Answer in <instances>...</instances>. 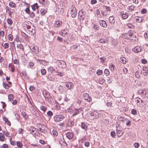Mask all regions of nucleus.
<instances>
[{
  "instance_id": "f257e3e1",
  "label": "nucleus",
  "mask_w": 148,
  "mask_h": 148,
  "mask_svg": "<svg viewBox=\"0 0 148 148\" xmlns=\"http://www.w3.org/2000/svg\"><path fill=\"white\" fill-rule=\"evenodd\" d=\"M44 35L46 37L49 42H51L54 39L53 34L52 32L47 30L44 33Z\"/></svg>"
},
{
  "instance_id": "f03ea898",
  "label": "nucleus",
  "mask_w": 148,
  "mask_h": 148,
  "mask_svg": "<svg viewBox=\"0 0 148 148\" xmlns=\"http://www.w3.org/2000/svg\"><path fill=\"white\" fill-rule=\"evenodd\" d=\"M53 62L58 64V67L62 68H64L66 67V63L62 60H54Z\"/></svg>"
},
{
  "instance_id": "7ed1b4c3",
  "label": "nucleus",
  "mask_w": 148,
  "mask_h": 148,
  "mask_svg": "<svg viewBox=\"0 0 148 148\" xmlns=\"http://www.w3.org/2000/svg\"><path fill=\"white\" fill-rule=\"evenodd\" d=\"M71 14L73 18H75L77 14V12L76 8L74 5H72L70 8Z\"/></svg>"
},
{
  "instance_id": "20e7f679",
  "label": "nucleus",
  "mask_w": 148,
  "mask_h": 148,
  "mask_svg": "<svg viewBox=\"0 0 148 148\" xmlns=\"http://www.w3.org/2000/svg\"><path fill=\"white\" fill-rule=\"evenodd\" d=\"M30 49L35 54H37L39 52V49L38 46L37 45H33L30 47Z\"/></svg>"
},
{
  "instance_id": "39448f33",
  "label": "nucleus",
  "mask_w": 148,
  "mask_h": 148,
  "mask_svg": "<svg viewBox=\"0 0 148 148\" xmlns=\"http://www.w3.org/2000/svg\"><path fill=\"white\" fill-rule=\"evenodd\" d=\"M78 18L80 22L82 21L85 18V13L82 10H80L78 13Z\"/></svg>"
},
{
  "instance_id": "423d86ee",
  "label": "nucleus",
  "mask_w": 148,
  "mask_h": 148,
  "mask_svg": "<svg viewBox=\"0 0 148 148\" xmlns=\"http://www.w3.org/2000/svg\"><path fill=\"white\" fill-rule=\"evenodd\" d=\"M64 118V116L62 114L57 115L53 118L54 121L57 122L62 121Z\"/></svg>"
},
{
  "instance_id": "0eeeda50",
  "label": "nucleus",
  "mask_w": 148,
  "mask_h": 148,
  "mask_svg": "<svg viewBox=\"0 0 148 148\" xmlns=\"http://www.w3.org/2000/svg\"><path fill=\"white\" fill-rule=\"evenodd\" d=\"M27 32L31 35H33L35 33V27L34 26H32V27L31 26L26 31Z\"/></svg>"
},
{
  "instance_id": "6e6552de",
  "label": "nucleus",
  "mask_w": 148,
  "mask_h": 148,
  "mask_svg": "<svg viewBox=\"0 0 148 148\" xmlns=\"http://www.w3.org/2000/svg\"><path fill=\"white\" fill-rule=\"evenodd\" d=\"M31 23L29 21H25L23 23L24 29L26 31L27 29L30 27Z\"/></svg>"
},
{
  "instance_id": "1a4fd4ad",
  "label": "nucleus",
  "mask_w": 148,
  "mask_h": 148,
  "mask_svg": "<svg viewBox=\"0 0 148 148\" xmlns=\"http://www.w3.org/2000/svg\"><path fill=\"white\" fill-rule=\"evenodd\" d=\"M137 92L138 94L141 95L143 97L146 96L147 94H148V92L146 91L145 89L140 90L138 91Z\"/></svg>"
},
{
  "instance_id": "9d476101",
  "label": "nucleus",
  "mask_w": 148,
  "mask_h": 148,
  "mask_svg": "<svg viewBox=\"0 0 148 148\" xmlns=\"http://www.w3.org/2000/svg\"><path fill=\"white\" fill-rule=\"evenodd\" d=\"M62 24V22L61 21H56L54 22L53 26L55 27H60Z\"/></svg>"
},
{
  "instance_id": "9b49d317",
  "label": "nucleus",
  "mask_w": 148,
  "mask_h": 148,
  "mask_svg": "<svg viewBox=\"0 0 148 148\" xmlns=\"http://www.w3.org/2000/svg\"><path fill=\"white\" fill-rule=\"evenodd\" d=\"M83 97L88 102H90L91 101V98L89 96V95L87 93H84L83 95Z\"/></svg>"
},
{
  "instance_id": "f8f14e48",
  "label": "nucleus",
  "mask_w": 148,
  "mask_h": 148,
  "mask_svg": "<svg viewBox=\"0 0 148 148\" xmlns=\"http://www.w3.org/2000/svg\"><path fill=\"white\" fill-rule=\"evenodd\" d=\"M143 48L141 47L136 46L133 49L134 52L136 53H138L141 51L143 50Z\"/></svg>"
},
{
  "instance_id": "ddd939ff",
  "label": "nucleus",
  "mask_w": 148,
  "mask_h": 148,
  "mask_svg": "<svg viewBox=\"0 0 148 148\" xmlns=\"http://www.w3.org/2000/svg\"><path fill=\"white\" fill-rule=\"evenodd\" d=\"M16 47L18 51L21 50L22 51H24V48L23 46L21 43L17 44L16 45Z\"/></svg>"
},
{
  "instance_id": "4468645a",
  "label": "nucleus",
  "mask_w": 148,
  "mask_h": 148,
  "mask_svg": "<svg viewBox=\"0 0 148 148\" xmlns=\"http://www.w3.org/2000/svg\"><path fill=\"white\" fill-rule=\"evenodd\" d=\"M66 137L70 139H72L74 136V134L73 133L68 132L65 134Z\"/></svg>"
},
{
  "instance_id": "2eb2a0df",
  "label": "nucleus",
  "mask_w": 148,
  "mask_h": 148,
  "mask_svg": "<svg viewBox=\"0 0 148 148\" xmlns=\"http://www.w3.org/2000/svg\"><path fill=\"white\" fill-rule=\"evenodd\" d=\"M100 25L101 27L104 28H106L107 27V25L106 22L103 20L100 21L98 22Z\"/></svg>"
},
{
  "instance_id": "dca6fc26",
  "label": "nucleus",
  "mask_w": 148,
  "mask_h": 148,
  "mask_svg": "<svg viewBox=\"0 0 148 148\" xmlns=\"http://www.w3.org/2000/svg\"><path fill=\"white\" fill-rule=\"evenodd\" d=\"M120 14L122 16V19H126L128 16V14L126 13H124L123 11H122L120 12Z\"/></svg>"
},
{
  "instance_id": "f3484780",
  "label": "nucleus",
  "mask_w": 148,
  "mask_h": 148,
  "mask_svg": "<svg viewBox=\"0 0 148 148\" xmlns=\"http://www.w3.org/2000/svg\"><path fill=\"white\" fill-rule=\"evenodd\" d=\"M47 78L48 81H53L55 80L54 76L52 75L49 74L47 76Z\"/></svg>"
},
{
  "instance_id": "a211bd4d",
  "label": "nucleus",
  "mask_w": 148,
  "mask_h": 148,
  "mask_svg": "<svg viewBox=\"0 0 148 148\" xmlns=\"http://www.w3.org/2000/svg\"><path fill=\"white\" fill-rule=\"evenodd\" d=\"M73 86V83L69 82H66V86L69 89H70Z\"/></svg>"
},
{
  "instance_id": "6ab92c4d",
  "label": "nucleus",
  "mask_w": 148,
  "mask_h": 148,
  "mask_svg": "<svg viewBox=\"0 0 148 148\" xmlns=\"http://www.w3.org/2000/svg\"><path fill=\"white\" fill-rule=\"evenodd\" d=\"M80 109H77L76 108H75L74 111L73 113L72 114V116H74L76 115L79 114V113L80 111H81Z\"/></svg>"
},
{
  "instance_id": "aec40b11",
  "label": "nucleus",
  "mask_w": 148,
  "mask_h": 148,
  "mask_svg": "<svg viewBox=\"0 0 148 148\" xmlns=\"http://www.w3.org/2000/svg\"><path fill=\"white\" fill-rule=\"evenodd\" d=\"M24 3L26 5V6L27 7V8L25 10V11L26 13L27 14H29L30 12V11L29 8L30 5L29 4L26 2Z\"/></svg>"
},
{
  "instance_id": "412c9836",
  "label": "nucleus",
  "mask_w": 148,
  "mask_h": 148,
  "mask_svg": "<svg viewBox=\"0 0 148 148\" xmlns=\"http://www.w3.org/2000/svg\"><path fill=\"white\" fill-rule=\"evenodd\" d=\"M81 127L82 129L86 131L87 129L88 126L84 122H82L81 123Z\"/></svg>"
},
{
  "instance_id": "4be33fe9",
  "label": "nucleus",
  "mask_w": 148,
  "mask_h": 148,
  "mask_svg": "<svg viewBox=\"0 0 148 148\" xmlns=\"http://www.w3.org/2000/svg\"><path fill=\"white\" fill-rule=\"evenodd\" d=\"M124 133V131H116V134L118 137L121 136Z\"/></svg>"
},
{
  "instance_id": "5701e85b",
  "label": "nucleus",
  "mask_w": 148,
  "mask_h": 148,
  "mask_svg": "<svg viewBox=\"0 0 148 148\" xmlns=\"http://www.w3.org/2000/svg\"><path fill=\"white\" fill-rule=\"evenodd\" d=\"M109 20L110 23L112 24H114L115 21L114 17L112 16H110L109 18Z\"/></svg>"
},
{
  "instance_id": "b1692460",
  "label": "nucleus",
  "mask_w": 148,
  "mask_h": 148,
  "mask_svg": "<svg viewBox=\"0 0 148 148\" xmlns=\"http://www.w3.org/2000/svg\"><path fill=\"white\" fill-rule=\"evenodd\" d=\"M39 125V127H40V126L41 127H40L38 130L41 132H44L45 130L44 129L42 128H42H43L44 127H45V126L44 125H43L42 124H40L39 125Z\"/></svg>"
},
{
  "instance_id": "393cba45",
  "label": "nucleus",
  "mask_w": 148,
  "mask_h": 148,
  "mask_svg": "<svg viewBox=\"0 0 148 148\" xmlns=\"http://www.w3.org/2000/svg\"><path fill=\"white\" fill-rule=\"evenodd\" d=\"M90 115L91 116H93L95 118H97L98 117V114L97 112H92L90 113Z\"/></svg>"
},
{
  "instance_id": "a878e982",
  "label": "nucleus",
  "mask_w": 148,
  "mask_h": 148,
  "mask_svg": "<svg viewBox=\"0 0 148 148\" xmlns=\"http://www.w3.org/2000/svg\"><path fill=\"white\" fill-rule=\"evenodd\" d=\"M136 20L137 22L138 23L142 22L143 20L142 17L136 16Z\"/></svg>"
},
{
  "instance_id": "bb28decb",
  "label": "nucleus",
  "mask_w": 148,
  "mask_h": 148,
  "mask_svg": "<svg viewBox=\"0 0 148 148\" xmlns=\"http://www.w3.org/2000/svg\"><path fill=\"white\" fill-rule=\"evenodd\" d=\"M31 6L32 10L33 11L35 10L36 8L38 9L39 7V6L37 3H34L33 5H32Z\"/></svg>"
},
{
  "instance_id": "cd10ccee",
  "label": "nucleus",
  "mask_w": 148,
  "mask_h": 148,
  "mask_svg": "<svg viewBox=\"0 0 148 148\" xmlns=\"http://www.w3.org/2000/svg\"><path fill=\"white\" fill-rule=\"evenodd\" d=\"M118 118L120 122H124L125 121L127 120V119L125 118L123 116H119Z\"/></svg>"
},
{
  "instance_id": "c85d7f7f",
  "label": "nucleus",
  "mask_w": 148,
  "mask_h": 148,
  "mask_svg": "<svg viewBox=\"0 0 148 148\" xmlns=\"http://www.w3.org/2000/svg\"><path fill=\"white\" fill-rule=\"evenodd\" d=\"M143 70L145 72H143V74L145 75H146L148 74V68L146 67H143L142 68Z\"/></svg>"
},
{
  "instance_id": "c756f323",
  "label": "nucleus",
  "mask_w": 148,
  "mask_h": 148,
  "mask_svg": "<svg viewBox=\"0 0 148 148\" xmlns=\"http://www.w3.org/2000/svg\"><path fill=\"white\" fill-rule=\"evenodd\" d=\"M120 62L123 64H125L126 62V59L123 57H122L120 58Z\"/></svg>"
},
{
  "instance_id": "7c9ffc66",
  "label": "nucleus",
  "mask_w": 148,
  "mask_h": 148,
  "mask_svg": "<svg viewBox=\"0 0 148 148\" xmlns=\"http://www.w3.org/2000/svg\"><path fill=\"white\" fill-rule=\"evenodd\" d=\"M43 94L44 95V96L45 99V100H48V98L50 97L49 94L47 92H45V94L43 93Z\"/></svg>"
},
{
  "instance_id": "2f4dec72",
  "label": "nucleus",
  "mask_w": 148,
  "mask_h": 148,
  "mask_svg": "<svg viewBox=\"0 0 148 148\" xmlns=\"http://www.w3.org/2000/svg\"><path fill=\"white\" fill-rule=\"evenodd\" d=\"M116 125V131H122V129L123 128L119 124H117Z\"/></svg>"
},
{
  "instance_id": "473e14b6",
  "label": "nucleus",
  "mask_w": 148,
  "mask_h": 148,
  "mask_svg": "<svg viewBox=\"0 0 148 148\" xmlns=\"http://www.w3.org/2000/svg\"><path fill=\"white\" fill-rule=\"evenodd\" d=\"M5 135L2 133H0V140L3 141L4 140Z\"/></svg>"
},
{
  "instance_id": "72a5a7b5",
  "label": "nucleus",
  "mask_w": 148,
  "mask_h": 148,
  "mask_svg": "<svg viewBox=\"0 0 148 148\" xmlns=\"http://www.w3.org/2000/svg\"><path fill=\"white\" fill-rule=\"evenodd\" d=\"M121 37L122 38L127 39H130L131 38H129L127 34L126 33H125L122 35Z\"/></svg>"
},
{
  "instance_id": "f704fd0d",
  "label": "nucleus",
  "mask_w": 148,
  "mask_h": 148,
  "mask_svg": "<svg viewBox=\"0 0 148 148\" xmlns=\"http://www.w3.org/2000/svg\"><path fill=\"white\" fill-rule=\"evenodd\" d=\"M9 5L12 8H15L16 7V5L14 3L10 2L9 4Z\"/></svg>"
},
{
  "instance_id": "c9c22d12",
  "label": "nucleus",
  "mask_w": 148,
  "mask_h": 148,
  "mask_svg": "<svg viewBox=\"0 0 148 148\" xmlns=\"http://www.w3.org/2000/svg\"><path fill=\"white\" fill-rule=\"evenodd\" d=\"M8 99L9 100L11 101L13 100L14 99V95L12 94H9L8 95Z\"/></svg>"
},
{
  "instance_id": "e433bc0d",
  "label": "nucleus",
  "mask_w": 148,
  "mask_h": 148,
  "mask_svg": "<svg viewBox=\"0 0 148 148\" xmlns=\"http://www.w3.org/2000/svg\"><path fill=\"white\" fill-rule=\"evenodd\" d=\"M40 12L42 15H43L47 12V11L46 9L42 8L41 9Z\"/></svg>"
},
{
  "instance_id": "4c0bfd02",
  "label": "nucleus",
  "mask_w": 148,
  "mask_h": 148,
  "mask_svg": "<svg viewBox=\"0 0 148 148\" xmlns=\"http://www.w3.org/2000/svg\"><path fill=\"white\" fill-rule=\"evenodd\" d=\"M21 114L23 116V117L26 119H27L28 118V116L27 114H26L25 112H22Z\"/></svg>"
},
{
  "instance_id": "58836bf2",
  "label": "nucleus",
  "mask_w": 148,
  "mask_h": 148,
  "mask_svg": "<svg viewBox=\"0 0 148 148\" xmlns=\"http://www.w3.org/2000/svg\"><path fill=\"white\" fill-rule=\"evenodd\" d=\"M134 6L131 5L127 7V9L129 12H132L134 10Z\"/></svg>"
},
{
  "instance_id": "ea45409f",
  "label": "nucleus",
  "mask_w": 148,
  "mask_h": 148,
  "mask_svg": "<svg viewBox=\"0 0 148 148\" xmlns=\"http://www.w3.org/2000/svg\"><path fill=\"white\" fill-rule=\"evenodd\" d=\"M4 120L5 122L8 125L10 126L11 125L10 122L8 121V119L6 117L4 118Z\"/></svg>"
},
{
  "instance_id": "a19ab883",
  "label": "nucleus",
  "mask_w": 148,
  "mask_h": 148,
  "mask_svg": "<svg viewBox=\"0 0 148 148\" xmlns=\"http://www.w3.org/2000/svg\"><path fill=\"white\" fill-rule=\"evenodd\" d=\"M48 70L51 73H52L53 72L55 71V69L53 67L50 66L48 68Z\"/></svg>"
},
{
  "instance_id": "79ce46f5",
  "label": "nucleus",
  "mask_w": 148,
  "mask_h": 148,
  "mask_svg": "<svg viewBox=\"0 0 148 148\" xmlns=\"http://www.w3.org/2000/svg\"><path fill=\"white\" fill-rule=\"evenodd\" d=\"M40 108L41 110L43 111L44 112H45L47 109V107L41 106H40Z\"/></svg>"
},
{
  "instance_id": "37998d69",
  "label": "nucleus",
  "mask_w": 148,
  "mask_h": 148,
  "mask_svg": "<svg viewBox=\"0 0 148 148\" xmlns=\"http://www.w3.org/2000/svg\"><path fill=\"white\" fill-rule=\"evenodd\" d=\"M109 68L112 71H114L115 68V66L114 65L111 64L110 65Z\"/></svg>"
},
{
  "instance_id": "c03bdc74",
  "label": "nucleus",
  "mask_w": 148,
  "mask_h": 148,
  "mask_svg": "<svg viewBox=\"0 0 148 148\" xmlns=\"http://www.w3.org/2000/svg\"><path fill=\"white\" fill-rule=\"evenodd\" d=\"M16 144H17V146L19 148H21L23 146V145H22V143L19 141L17 142Z\"/></svg>"
},
{
  "instance_id": "a18cd8bd",
  "label": "nucleus",
  "mask_w": 148,
  "mask_h": 148,
  "mask_svg": "<svg viewBox=\"0 0 148 148\" xmlns=\"http://www.w3.org/2000/svg\"><path fill=\"white\" fill-rule=\"evenodd\" d=\"M41 74L42 75H44L46 73V71L45 69H42L41 71Z\"/></svg>"
},
{
  "instance_id": "49530a36",
  "label": "nucleus",
  "mask_w": 148,
  "mask_h": 148,
  "mask_svg": "<svg viewBox=\"0 0 148 148\" xmlns=\"http://www.w3.org/2000/svg\"><path fill=\"white\" fill-rule=\"evenodd\" d=\"M104 79H103V78L102 77H101L99 78V84H101L104 82Z\"/></svg>"
},
{
  "instance_id": "de8ad7c7",
  "label": "nucleus",
  "mask_w": 148,
  "mask_h": 148,
  "mask_svg": "<svg viewBox=\"0 0 148 148\" xmlns=\"http://www.w3.org/2000/svg\"><path fill=\"white\" fill-rule=\"evenodd\" d=\"M3 85L5 89H8L9 87V86L7 84L5 83H3Z\"/></svg>"
},
{
  "instance_id": "09e8293b",
  "label": "nucleus",
  "mask_w": 148,
  "mask_h": 148,
  "mask_svg": "<svg viewBox=\"0 0 148 148\" xmlns=\"http://www.w3.org/2000/svg\"><path fill=\"white\" fill-rule=\"evenodd\" d=\"M7 21L8 24L11 25L12 24V21L11 19L8 18Z\"/></svg>"
},
{
  "instance_id": "8fccbe9b",
  "label": "nucleus",
  "mask_w": 148,
  "mask_h": 148,
  "mask_svg": "<svg viewBox=\"0 0 148 148\" xmlns=\"http://www.w3.org/2000/svg\"><path fill=\"white\" fill-rule=\"evenodd\" d=\"M9 47V44L8 43H5L3 46V47L4 49H7Z\"/></svg>"
},
{
  "instance_id": "3c124183",
  "label": "nucleus",
  "mask_w": 148,
  "mask_h": 148,
  "mask_svg": "<svg viewBox=\"0 0 148 148\" xmlns=\"http://www.w3.org/2000/svg\"><path fill=\"white\" fill-rule=\"evenodd\" d=\"M104 73L106 75V76H108L110 72L109 70L108 69H106L105 70Z\"/></svg>"
},
{
  "instance_id": "603ef678",
  "label": "nucleus",
  "mask_w": 148,
  "mask_h": 148,
  "mask_svg": "<svg viewBox=\"0 0 148 148\" xmlns=\"http://www.w3.org/2000/svg\"><path fill=\"white\" fill-rule=\"evenodd\" d=\"M103 71L101 70H98L97 72V74L98 75H100L102 74Z\"/></svg>"
},
{
  "instance_id": "864d4df0",
  "label": "nucleus",
  "mask_w": 148,
  "mask_h": 148,
  "mask_svg": "<svg viewBox=\"0 0 148 148\" xmlns=\"http://www.w3.org/2000/svg\"><path fill=\"white\" fill-rule=\"evenodd\" d=\"M8 40L10 41H12L13 39V36L12 34H10L8 35Z\"/></svg>"
},
{
  "instance_id": "5fc2aeb1",
  "label": "nucleus",
  "mask_w": 148,
  "mask_h": 148,
  "mask_svg": "<svg viewBox=\"0 0 148 148\" xmlns=\"http://www.w3.org/2000/svg\"><path fill=\"white\" fill-rule=\"evenodd\" d=\"M129 38H130V37H131L133 35V32L132 30H130L129 32Z\"/></svg>"
},
{
  "instance_id": "6e6d98bb",
  "label": "nucleus",
  "mask_w": 148,
  "mask_h": 148,
  "mask_svg": "<svg viewBox=\"0 0 148 148\" xmlns=\"http://www.w3.org/2000/svg\"><path fill=\"white\" fill-rule=\"evenodd\" d=\"M52 133L53 134V135L55 136H56L58 135V132H57L55 130H53L52 131Z\"/></svg>"
},
{
  "instance_id": "4d7b16f0",
  "label": "nucleus",
  "mask_w": 148,
  "mask_h": 148,
  "mask_svg": "<svg viewBox=\"0 0 148 148\" xmlns=\"http://www.w3.org/2000/svg\"><path fill=\"white\" fill-rule=\"evenodd\" d=\"M47 115L49 116H52L53 115V112L50 111H48L47 112Z\"/></svg>"
},
{
  "instance_id": "13d9d810",
  "label": "nucleus",
  "mask_w": 148,
  "mask_h": 148,
  "mask_svg": "<svg viewBox=\"0 0 148 148\" xmlns=\"http://www.w3.org/2000/svg\"><path fill=\"white\" fill-rule=\"evenodd\" d=\"M22 74L25 77H26L27 75V73L25 71H23L22 72Z\"/></svg>"
},
{
  "instance_id": "bf43d9fd",
  "label": "nucleus",
  "mask_w": 148,
  "mask_h": 148,
  "mask_svg": "<svg viewBox=\"0 0 148 148\" xmlns=\"http://www.w3.org/2000/svg\"><path fill=\"white\" fill-rule=\"evenodd\" d=\"M99 42L100 43H104L106 42V41L103 39H101L99 40Z\"/></svg>"
},
{
  "instance_id": "052dcab7",
  "label": "nucleus",
  "mask_w": 148,
  "mask_h": 148,
  "mask_svg": "<svg viewBox=\"0 0 148 148\" xmlns=\"http://www.w3.org/2000/svg\"><path fill=\"white\" fill-rule=\"evenodd\" d=\"M111 135L112 137L114 138L115 137L116 135L115 132L114 131L111 132Z\"/></svg>"
},
{
  "instance_id": "680f3d73",
  "label": "nucleus",
  "mask_w": 148,
  "mask_h": 148,
  "mask_svg": "<svg viewBox=\"0 0 148 148\" xmlns=\"http://www.w3.org/2000/svg\"><path fill=\"white\" fill-rule=\"evenodd\" d=\"M34 65V63L32 62H29L28 64V66L31 68Z\"/></svg>"
},
{
  "instance_id": "e2e57ef3",
  "label": "nucleus",
  "mask_w": 148,
  "mask_h": 148,
  "mask_svg": "<svg viewBox=\"0 0 148 148\" xmlns=\"http://www.w3.org/2000/svg\"><path fill=\"white\" fill-rule=\"evenodd\" d=\"M29 15L32 18H33L34 16V14L33 12H32L30 13H30L29 14Z\"/></svg>"
},
{
  "instance_id": "0e129e2a",
  "label": "nucleus",
  "mask_w": 148,
  "mask_h": 148,
  "mask_svg": "<svg viewBox=\"0 0 148 148\" xmlns=\"http://www.w3.org/2000/svg\"><path fill=\"white\" fill-rule=\"evenodd\" d=\"M90 145V143L88 141L86 142L85 143L84 145L87 147H89Z\"/></svg>"
},
{
  "instance_id": "69168bd1",
  "label": "nucleus",
  "mask_w": 148,
  "mask_h": 148,
  "mask_svg": "<svg viewBox=\"0 0 148 148\" xmlns=\"http://www.w3.org/2000/svg\"><path fill=\"white\" fill-rule=\"evenodd\" d=\"M104 8L105 7L106 9V11L107 12L110 11V7H108L106 6H104Z\"/></svg>"
},
{
  "instance_id": "338daca9",
  "label": "nucleus",
  "mask_w": 148,
  "mask_h": 148,
  "mask_svg": "<svg viewBox=\"0 0 148 148\" xmlns=\"http://www.w3.org/2000/svg\"><path fill=\"white\" fill-rule=\"evenodd\" d=\"M134 146L136 148H138L139 146V144L138 143H135L134 144Z\"/></svg>"
},
{
  "instance_id": "774afa93",
  "label": "nucleus",
  "mask_w": 148,
  "mask_h": 148,
  "mask_svg": "<svg viewBox=\"0 0 148 148\" xmlns=\"http://www.w3.org/2000/svg\"><path fill=\"white\" fill-rule=\"evenodd\" d=\"M10 47H11L12 48H15V45L14 42H10Z\"/></svg>"
}]
</instances>
